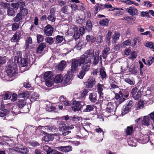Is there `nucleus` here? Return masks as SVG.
Wrapping results in <instances>:
<instances>
[{
	"label": "nucleus",
	"instance_id": "nucleus-5",
	"mask_svg": "<svg viewBox=\"0 0 154 154\" xmlns=\"http://www.w3.org/2000/svg\"><path fill=\"white\" fill-rule=\"evenodd\" d=\"M84 105L83 102L74 101L72 103V109L74 112L79 111Z\"/></svg>",
	"mask_w": 154,
	"mask_h": 154
},
{
	"label": "nucleus",
	"instance_id": "nucleus-58",
	"mask_svg": "<svg viewBox=\"0 0 154 154\" xmlns=\"http://www.w3.org/2000/svg\"><path fill=\"white\" fill-rule=\"evenodd\" d=\"M6 62V57H2L0 56V66L5 63Z\"/></svg>",
	"mask_w": 154,
	"mask_h": 154
},
{
	"label": "nucleus",
	"instance_id": "nucleus-25",
	"mask_svg": "<svg viewBox=\"0 0 154 154\" xmlns=\"http://www.w3.org/2000/svg\"><path fill=\"white\" fill-rule=\"evenodd\" d=\"M150 119L148 116H144L142 121L143 125L148 126L149 125Z\"/></svg>",
	"mask_w": 154,
	"mask_h": 154
},
{
	"label": "nucleus",
	"instance_id": "nucleus-44",
	"mask_svg": "<svg viewBox=\"0 0 154 154\" xmlns=\"http://www.w3.org/2000/svg\"><path fill=\"white\" fill-rule=\"evenodd\" d=\"M95 131L97 133L101 134L102 133L103 135V136L105 132L99 126H97L95 129Z\"/></svg>",
	"mask_w": 154,
	"mask_h": 154
},
{
	"label": "nucleus",
	"instance_id": "nucleus-10",
	"mask_svg": "<svg viewBox=\"0 0 154 154\" xmlns=\"http://www.w3.org/2000/svg\"><path fill=\"white\" fill-rule=\"evenodd\" d=\"M17 72V69L16 66L11 67L9 68L7 71V76L10 77L14 76Z\"/></svg>",
	"mask_w": 154,
	"mask_h": 154
},
{
	"label": "nucleus",
	"instance_id": "nucleus-29",
	"mask_svg": "<svg viewBox=\"0 0 154 154\" xmlns=\"http://www.w3.org/2000/svg\"><path fill=\"white\" fill-rule=\"evenodd\" d=\"M99 53L98 51L95 52V55L93 57H94V63L95 64H97L98 62Z\"/></svg>",
	"mask_w": 154,
	"mask_h": 154
},
{
	"label": "nucleus",
	"instance_id": "nucleus-53",
	"mask_svg": "<svg viewBox=\"0 0 154 154\" xmlns=\"http://www.w3.org/2000/svg\"><path fill=\"white\" fill-rule=\"evenodd\" d=\"M72 150V147L70 146H64L63 151L64 152H68Z\"/></svg>",
	"mask_w": 154,
	"mask_h": 154
},
{
	"label": "nucleus",
	"instance_id": "nucleus-30",
	"mask_svg": "<svg viewBox=\"0 0 154 154\" xmlns=\"http://www.w3.org/2000/svg\"><path fill=\"white\" fill-rule=\"evenodd\" d=\"M39 95L38 94L34 93L32 94L31 97V101L32 102L35 101L39 99Z\"/></svg>",
	"mask_w": 154,
	"mask_h": 154
},
{
	"label": "nucleus",
	"instance_id": "nucleus-8",
	"mask_svg": "<svg viewBox=\"0 0 154 154\" xmlns=\"http://www.w3.org/2000/svg\"><path fill=\"white\" fill-rule=\"evenodd\" d=\"M133 102L131 100H129L127 104L124 107L122 110V116H123L128 112L130 111L131 108L133 106Z\"/></svg>",
	"mask_w": 154,
	"mask_h": 154
},
{
	"label": "nucleus",
	"instance_id": "nucleus-9",
	"mask_svg": "<svg viewBox=\"0 0 154 154\" xmlns=\"http://www.w3.org/2000/svg\"><path fill=\"white\" fill-rule=\"evenodd\" d=\"M13 150L23 154H28L29 152L28 149L23 146H20L19 147H14L13 148Z\"/></svg>",
	"mask_w": 154,
	"mask_h": 154
},
{
	"label": "nucleus",
	"instance_id": "nucleus-48",
	"mask_svg": "<svg viewBox=\"0 0 154 154\" xmlns=\"http://www.w3.org/2000/svg\"><path fill=\"white\" fill-rule=\"evenodd\" d=\"M20 24L16 23H14L12 25V29L13 31H15L18 29L19 27Z\"/></svg>",
	"mask_w": 154,
	"mask_h": 154
},
{
	"label": "nucleus",
	"instance_id": "nucleus-3",
	"mask_svg": "<svg viewBox=\"0 0 154 154\" xmlns=\"http://www.w3.org/2000/svg\"><path fill=\"white\" fill-rule=\"evenodd\" d=\"M74 128L72 125L69 126H63L59 128V131L61 132V134L63 136H66L69 134L71 131L69 130Z\"/></svg>",
	"mask_w": 154,
	"mask_h": 154
},
{
	"label": "nucleus",
	"instance_id": "nucleus-54",
	"mask_svg": "<svg viewBox=\"0 0 154 154\" xmlns=\"http://www.w3.org/2000/svg\"><path fill=\"white\" fill-rule=\"evenodd\" d=\"M142 4L144 6L147 7H150L152 6V5L151 4V2L148 1H144Z\"/></svg>",
	"mask_w": 154,
	"mask_h": 154
},
{
	"label": "nucleus",
	"instance_id": "nucleus-1",
	"mask_svg": "<svg viewBox=\"0 0 154 154\" xmlns=\"http://www.w3.org/2000/svg\"><path fill=\"white\" fill-rule=\"evenodd\" d=\"M94 50L91 49L87 51L85 54L79 58L74 59L72 60V69L73 71L77 70L78 67L86 62L87 63H91V59L94 56Z\"/></svg>",
	"mask_w": 154,
	"mask_h": 154
},
{
	"label": "nucleus",
	"instance_id": "nucleus-18",
	"mask_svg": "<svg viewBox=\"0 0 154 154\" xmlns=\"http://www.w3.org/2000/svg\"><path fill=\"white\" fill-rule=\"evenodd\" d=\"M91 63L86 62H85L84 63V64L81 67V70L85 73L88 71L90 69Z\"/></svg>",
	"mask_w": 154,
	"mask_h": 154
},
{
	"label": "nucleus",
	"instance_id": "nucleus-11",
	"mask_svg": "<svg viewBox=\"0 0 154 154\" xmlns=\"http://www.w3.org/2000/svg\"><path fill=\"white\" fill-rule=\"evenodd\" d=\"M126 11L131 16H137L139 13L137 9L134 6H130L126 9Z\"/></svg>",
	"mask_w": 154,
	"mask_h": 154
},
{
	"label": "nucleus",
	"instance_id": "nucleus-33",
	"mask_svg": "<svg viewBox=\"0 0 154 154\" xmlns=\"http://www.w3.org/2000/svg\"><path fill=\"white\" fill-rule=\"evenodd\" d=\"M45 80V84L48 87H51L53 84L54 81L53 79H47V80Z\"/></svg>",
	"mask_w": 154,
	"mask_h": 154
},
{
	"label": "nucleus",
	"instance_id": "nucleus-2",
	"mask_svg": "<svg viewBox=\"0 0 154 154\" xmlns=\"http://www.w3.org/2000/svg\"><path fill=\"white\" fill-rule=\"evenodd\" d=\"M68 33L71 35L74 34V37L76 38L79 37L80 35H82L85 32V29L81 27L79 29L76 26H74L73 28L68 30Z\"/></svg>",
	"mask_w": 154,
	"mask_h": 154
},
{
	"label": "nucleus",
	"instance_id": "nucleus-23",
	"mask_svg": "<svg viewBox=\"0 0 154 154\" xmlns=\"http://www.w3.org/2000/svg\"><path fill=\"white\" fill-rule=\"evenodd\" d=\"M66 62L64 61H61L60 63L57 65L56 67V69L58 70H63L65 68Z\"/></svg>",
	"mask_w": 154,
	"mask_h": 154
},
{
	"label": "nucleus",
	"instance_id": "nucleus-22",
	"mask_svg": "<svg viewBox=\"0 0 154 154\" xmlns=\"http://www.w3.org/2000/svg\"><path fill=\"white\" fill-rule=\"evenodd\" d=\"M54 82L56 83H58L62 82L63 83V77L60 74H58L56 76L54 79Z\"/></svg>",
	"mask_w": 154,
	"mask_h": 154
},
{
	"label": "nucleus",
	"instance_id": "nucleus-24",
	"mask_svg": "<svg viewBox=\"0 0 154 154\" xmlns=\"http://www.w3.org/2000/svg\"><path fill=\"white\" fill-rule=\"evenodd\" d=\"M53 74L51 71H48L45 72L44 74V79L45 80L47 79H53Z\"/></svg>",
	"mask_w": 154,
	"mask_h": 154
},
{
	"label": "nucleus",
	"instance_id": "nucleus-27",
	"mask_svg": "<svg viewBox=\"0 0 154 154\" xmlns=\"http://www.w3.org/2000/svg\"><path fill=\"white\" fill-rule=\"evenodd\" d=\"M89 95V98L91 102L94 103L96 101L97 99L96 94L94 93H90Z\"/></svg>",
	"mask_w": 154,
	"mask_h": 154
},
{
	"label": "nucleus",
	"instance_id": "nucleus-55",
	"mask_svg": "<svg viewBox=\"0 0 154 154\" xmlns=\"http://www.w3.org/2000/svg\"><path fill=\"white\" fill-rule=\"evenodd\" d=\"M29 93L28 91H26L25 92H23L22 94V97L26 99H27L28 97H29Z\"/></svg>",
	"mask_w": 154,
	"mask_h": 154
},
{
	"label": "nucleus",
	"instance_id": "nucleus-41",
	"mask_svg": "<svg viewBox=\"0 0 154 154\" xmlns=\"http://www.w3.org/2000/svg\"><path fill=\"white\" fill-rule=\"evenodd\" d=\"M145 46L147 47L150 48L151 49L154 51V45L152 42H147L146 43Z\"/></svg>",
	"mask_w": 154,
	"mask_h": 154
},
{
	"label": "nucleus",
	"instance_id": "nucleus-6",
	"mask_svg": "<svg viewBox=\"0 0 154 154\" xmlns=\"http://www.w3.org/2000/svg\"><path fill=\"white\" fill-rule=\"evenodd\" d=\"M116 104L112 102H109L108 103L106 108V111L107 112L110 113L109 116L111 115H113L115 114Z\"/></svg>",
	"mask_w": 154,
	"mask_h": 154
},
{
	"label": "nucleus",
	"instance_id": "nucleus-45",
	"mask_svg": "<svg viewBox=\"0 0 154 154\" xmlns=\"http://www.w3.org/2000/svg\"><path fill=\"white\" fill-rule=\"evenodd\" d=\"M11 96V94L10 93H6L3 95V97L4 100L9 99Z\"/></svg>",
	"mask_w": 154,
	"mask_h": 154
},
{
	"label": "nucleus",
	"instance_id": "nucleus-16",
	"mask_svg": "<svg viewBox=\"0 0 154 154\" xmlns=\"http://www.w3.org/2000/svg\"><path fill=\"white\" fill-rule=\"evenodd\" d=\"M110 52V48L106 46L104 47V49L102 51V54L101 55L104 59H105L107 57V55Z\"/></svg>",
	"mask_w": 154,
	"mask_h": 154
},
{
	"label": "nucleus",
	"instance_id": "nucleus-7",
	"mask_svg": "<svg viewBox=\"0 0 154 154\" xmlns=\"http://www.w3.org/2000/svg\"><path fill=\"white\" fill-rule=\"evenodd\" d=\"M14 62L18 64L20 63L22 67L27 66L28 64L27 59L26 58L22 59L20 57L16 56L14 57Z\"/></svg>",
	"mask_w": 154,
	"mask_h": 154
},
{
	"label": "nucleus",
	"instance_id": "nucleus-50",
	"mask_svg": "<svg viewBox=\"0 0 154 154\" xmlns=\"http://www.w3.org/2000/svg\"><path fill=\"white\" fill-rule=\"evenodd\" d=\"M11 109H5V111L3 112H0V116L2 117H3L6 115V114L8 112H9L10 111Z\"/></svg>",
	"mask_w": 154,
	"mask_h": 154
},
{
	"label": "nucleus",
	"instance_id": "nucleus-17",
	"mask_svg": "<svg viewBox=\"0 0 154 154\" xmlns=\"http://www.w3.org/2000/svg\"><path fill=\"white\" fill-rule=\"evenodd\" d=\"M95 83L96 81L94 78L89 79L86 84V87L88 88H91Z\"/></svg>",
	"mask_w": 154,
	"mask_h": 154
},
{
	"label": "nucleus",
	"instance_id": "nucleus-51",
	"mask_svg": "<svg viewBox=\"0 0 154 154\" xmlns=\"http://www.w3.org/2000/svg\"><path fill=\"white\" fill-rule=\"evenodd\" d=\"M141 93L140 91H138L133 97L135 100L139 99L141 96Z\"/></svg>",
	"mask_w": 154,
	"mask_h": 154
},
{
	"label": "nucleus",
	"instance_id": "nucleus-32",
	"mask_svg": "<svg viewBox=\"0 0 154 154\" xmlns=\"http://www.w3.org/2000/svg\"><path fill=\"white\" fill-rule=\"evenodd\" d=\"M23 17L20 13H19L17 14L16 17L13 18V20L15 22H18L22 20Z\"/></svg>",
	"mask_w": 154,
	"mask_h": 154
},
{
	"label": "nucleus",
	"instance_id": "nucleus-26",
	"mask_svg": "<svg viewBox=\"0 0 154 154\" xmlns=\"http://www.w3.org/2000/svg\"><path fill=\"white\" fill-rule=\"evenodd\" d=\"M140 140L143 141V143H145L149 141V136L147 134H142V137L140 138Z\"/></svg>",
	"mask_w": 154,
	"mask_h": 154
},
{
	"label": "nucleus",
	"instance_id": "nucleus-21",
	"mask_svg": "<svg viewBox=\"0 0 154 154\" xmlns=\"http://www.w3.org/2000/svg\"><path fill=\"white\" fill-rule=\"evenodd\" d=\"M42 127H44L43 126H41ZM45 129H46L48 131H52L54 132H57L58 131V128L54 126H48L45 127Z\"/></svg>",
	"mask_w": 154,
	"mask_h": 154
},
{
	"label": "nucleus",
	"instance_id": "nucleus-43",
	"mask_svg": "<svg viewBox=\"0 0 154 154\" xmlns=\"http://www.w3.org/2000/svg\"><path fill=\"white\" fill-rule=\"evenodd\" d=\"M120 36L119 34L117 32H115L113 36V42L115 43L116 40H118Z\"/></svg>",
	"mask_w": 154,
	"mask_h": 154
},
{
	"label": "nucleus",
	"instance_id": "nucleus-49",
	"mask_svg": "<svg viewBox=\"0 0 154 154\" xmlns=\"http://www.w3.org/2000/svg\"><path fill=\"white\" fill-rule=\"evenodd\" d=\"M48 20L52 22L54 21L55 20V17L54 16V14H51L48 17Z\"/></svg>",
	"mask_w": 154,
	"mask_h": 154
},
{
	"label": "nucleus",
	"instance_id": "nucleus-31",
	"mask_svg": "<svg viewBox=\"0 0 154 154\" xmlns=\"http://www.w3.org/2000/svg\"><path fill=\"white\" fill-rule=\"evenodd\" d=\"M100 74L101 77L102 79L106 78V75L105 71V69L103 67L100 69Z\"/></svg>",
	"mask_w": 154,
	"mask_h": 154
},
{
	"label": "nucleus",
	"instance_id": "nucleus-14",
	"mask_svg": "<svg viewBox=\"0 0 154 154\" xmlns=\"http://www.w3.org/2000/svg\"><path fill=\"white\" fill-rule=\"evenodd\" d=\"M53 29L51 26L48 25L44 28V31L46 35L48 36H51L52 34Z\"/></svg>",
	"mask_w": 154,
	"mask_h": 154
},
{
	"label": "nucleus",
	"instance_id": "nucleus-4",
	"mask_svg": "<svg viewBox=\"0 0 154 154\" xmlns=\"http://www.w3.org/2000/svg\"><path fill=\"white\" fill-rule=\"evenodd\" d=\"M72 63H71V66L70 70L69 71L68 73L63 77V83H67L72 78L73 76V74L75 73L78 70V67L77 69V70L73 72L72 70Z\"/></svg>",
	"mask_w": 154,
	"mask_h": 154
},
{
	"label": "nucleus",
	"instance_id": "nucleus-64",
	"mask_svg": "<svg viewBox=\"0 0 154 154\" xmlns=\"http://www.w3.org/2000/svg\"><path fill=\"white\" fill-rule=\"evenodd\" d=\"M85 73H86L81 70L78 75V76L79 78L82 79H83Z\"/></svg>",
	"mask_w": 154,
	"mask_h": 154
},
{
	"label": "nucleus",
	"instance_id": "nucleus-42",
	"mask_svg": "<svg viewBox=\"0 0 154 154\" xmlns=\"http://www.w3.org/2000/svg\"><path fill=\"white\" fill-rule=\"evenodd\" d=\"M26 102L22 100H20L18 103V106L22 108L24 106L26 105Z\"/></svg>",
	"mask_w": 154,
	"mask_h": 154
},
{
	"label": "nucleus",
	"instance_id": "nucleus-47",
	"mask_svg": "<svg viewBox=\"0 0 154 154\" xmlns=\"http://www.w3.org/2000/svg\"><path fill=\"white\" fill-rule=\"evenodd\" d=\"M32 43V41L31 38H28L26 42V48H28L29 44H31Z\"/></svg>",
	"mask_w": 154,
	"mask_h": 154
},
{
	"label": "nucleus",
	"instance_id": "nucleus-60",
	"mask_svg": "<svg viewBox=\"0 0 154 154\" xmlns=\"http://www.w3.org/2000/svg\"><path fill=\"white\" fill-rule=\"evenodd\" d=\"M46 42L49 43L50 44H52L53 43L54 41L53 38L51 37H48L45 39Z\"/></svg>",
	"mask_w": 154,
	"mask_h": 154
},
{
	"label": "nucleus",
	"instance_id": "nucleus-52",
	"mask_svg": "<svg viewBox=\"0 0 154 154\" xmlns=\"http://www.w3.org/2000/svg\"><path fill=\"white\" fill-rule=\"evenodd\" d=\"M22 108L23 113H27L29 111V109L27 104L24 106Z\"/></svg>",
	"mask_w": 154,
	"mask_h": 154
},
{
	"label": "nucleus",
	"instance_id": "nucleus-62",
	"mask_svg": "<svg viewBox=\"0 0 154 154\" xmlns=\"http://www.w3.org/2000/svg\"><path fill=\"white\" fill-rule=\"evenodd\" d=\"M63 38L62 36L57 35L56 38V40L57 43H60L63 40Z\"/></svg>",
	"mask_w": 154,
	"mask_h": 154
},
{
	"label": "nucleus",
	"instance_id": "nucleus-59",
	"mask_svg": "<svg viewBox=\"0 0 154 154\" xmlns=\"http://www.w3.org/2000/svg\"><path fill=\"white\" fill-rule=\"evenodd\" d=\"M120 2L122 3H125L126 4L131 5L134 3V2L131 1L130 0H121Z\"/></svg>",
	"mask_w": 154,
	"mask_h": 154
},
{
	"label": "nucleus",
	"instance_id": "nucleus-46",
	"mask_svg": "<svg viewBox=\"0 0 154 154\" xmlns=\"http://www.w3.org/2000/svg\"><path fill=\"white\" fill-rule=\"evenodd\" d=\"M133 130V128L132 126L128 127L126 130L127 134L128 135H130L132 133Z\"/></svg>",
	"mask_w": 154,
	"mask_h": 154
},
{
	"label": "nucleus",
	"instance_id": "nucleus-39",
	"mask_svg": "<svg viewBox=\"0 0 154 154\" xmlns=\"http://www.w3.org/2000/svg\"><path fill=\"white\" fill-rule=\"evenodd\" d=\"M28 9L26 8L21 9V11L19 13L23 17L26 16L28 14Z\"/></svg>",
	"mask_w": 154,
	"mask_h": 154
},
{
	"label": "nucleus",
	"instance_id": "nucleus-19",
	"mask_svg": "<svg viewBox=\"0 0 154 154\" xmlns=\"http://www.w3.org/2000/svg\"><path fill=\"white\" fill-rule=\"evenodd\" d=\"M54 138L53 135L49 134H46L43 137L42 139V141H44L45 142H48L49 141L53 140Z\"/></svg>",
	"mask_w": 154,
	"mask_h": 154
},
{
	"label": "nucleus",
	"instance_id": "nucleus-28",
	"mask_svg": "<svg viewBox=\"0 0 154 154\" xmlns=\"http://www.w3.org/2000/svg\"><path fill=\"white\" fill-rule=\"evenodd\" d=\"M86 39L88 42L94 43L96 41V38L94 36L88 35L86 36Z\"/></svg>",
	"mask_w": 154,
	"mask_h": 154
},
{
	"label": "nucleus",
	"instance_id": "nucleus-13",
	"mask_svg": "<svg viewBox=\"0 0 154 154\" xmlns=\"http://www.w3.org/2000/svg\"><path fill=\"white\" fill-rule=\"evenodd\" d=\"M122 93L120 91L119 93L116 94L115 98L117 100L116 103L118 104H121L125 100V99L122 97Z\"/></svg>",
	"mask_w": 154,
	"mask_h": 154
},
{
	"label": "nucleus",
	"instance_id": "nucleus-37",
	"mask_svg": "<svg viewBox=\"0 0 154 154\" xmlns=\"http://www.w3.org/2000/svg\"><path fill=\"white\" fill-rule=\"evenodd\" d=\"M112 34V32L111 31H109L108 33L106 35V42L107 43L109 46L110 45V39L111 38V35Z\"/></svg>",
	"mask_w": 154,
	"mask_h": 154
},
{
	"label": "nucleus",
	"instance_id": "nucleus-35",
	"mask_svg": "<svg viewBox=\"0 0 154 154\" xmlns=\"http://www.w3.org/2000/svg\"><path fill=\"white\" fill-rule=\"evenodd\" d=\"M8 14L9 16H14L15 14V12L13 8H9L8 10Z\"/></svg>",
	"mask_w": 154,
	"mask_h": 154
},
{
	"label": "nucleus",
	"instance_id": "nucleus-61",
	"mask_svg": "<svg viewBox=\"0 0 154 154\" xmlns=\"http://www.w3.org/2000/svg\"><path fill=\"white\" fill-rule=\"evenodd\" d=\"M103 36L102 35H99L96 39V41L98 43H101L103 42L102 38Z\"/></svg>",
	"mask_w": 154,
	"mask_h": 154
},
{
	"label": "nucleus",
	"instance_id": "nucleus-12",
	"mask_svg": "<svg viewBox=\"0 0 154 154\" xmlns=\"http://www.w3.org/2000/svg\"><path fill=\"white\" fill-rule=\"evenodd\" d=\"M23 32L22 30H18L13 35L11 39V41L12 42H16L19 41L20 38V37Z\"/></svg>",
	"mask_w": 154,
	"mask_h": 154
},
{
	"label": "nucleus",
	"instance_id": "nucleus-57",
	"mask_svg": "<svg viewBox=\"0 0 154 154\" xmlns=\"http://www.w3.org/2000/svg\"><path fill=\"white\" fill-rule=\"evenodd\" d=\"M125 81L129 84L130 85H134L135 84V82L134 81L131 80L129 78H126L125 80Z\"/></svg>",
	"mask_w": 154,
	"mask_h": 154
},
{
	"label": "nucleus",
	"instance_id": "nucleus-15",
	"mask_svg": "<svg viewBox=\"0 0 154 154\" xmlns=\"http://www.w3.org/2000/svg\"><path fill=\"white\" fill-rule=\"evenodd\" d=\"M104 86L103 85L98 83L97 85V91L99 95L100 99H103V93Z\"/></svg>",
	"mask_w": 154,
	"mask_h": 154
},
{
	"label": "nucleus",
	"instance_id": "nucleus-56",
	"mask_svg": "<svg viewBox=\"0 0 154 154\" xmlns=\"http://www.w3.org/2000/svg\"><path fill=\"white\" fill-rule=\"evenodd\" d=\"M38 42L39 43L42 42L44 39V37L41 35H38L37 36Z\"/></svg>",
	"mask_w": 154,
	"mask_h": 154
},
{
	"label": "nucleus",
	"instance_id": "nucleus-34",
	"mask_svg": "<svg viewBox=\"0 0 154 154\" xmlns=\"http://www.w3.org/2000/svg\"><path fill=\"white\" fill-rule=\"evenodd\" d=\"M46 47V45L44 43L41 44L38 47L37 49V52L38 53H40L43 51L44 48Z\"/></svg>",
	"mask_w": 154,
	"mask_h": 154
},
{
	"label": "nucleus",
	"instance_id": "nucleus-20",
	"mask_svg": "<svg viewBox=\"0 0 154 154\" xmlns=\"http://www.w3.org/2000/svg\"><path fill=\"white\" fill-rule=\"evenodd\" d=\"M129 67V72H131V74L134 75H136L137 74L138 70L135 67L134 64L133 63H131L130 66Z\"/></svg>",
	"mask_w": 154,
	"mask_h": 154
},
{
	"label": "nucleus",
	"instance_id": "nucleus-40",
	"mask_svg": "<svg viewBox=\"0 0 154 154\" xmlns=\"http://www.w3.org/2000/svg\"><path fill=\"white\" fill-rule=\"evenodd\" d=\"M92 27V25L91 21L90 20H88L86 24V29L89 31L91 29Z\"/></svg>",
	"mask_w": 154,
	"mask_h": 154
},
{
	"label": "nucleus",
	"instance_id": "nucleus-36",
	"mask_svg": "<svg viewBox=\"0 0 154 154\" xmlns=\"http://www.w3.org/2000/svg\"><path fill=\"white\" fill-rule=\"evenodd\" d=\"M94 109L93 105H88L86 106V108L84 109L83 111L84 112H90L92 111Z\"/></svg>",
	"mask_w": 154,
	"mask_h": 154
},
{
	"label": "nucleus",
	"instance_id": "nucleus-38",
	"mask_svg": "<svg viewBox=\"0 0 154 154\" xmlns=\"http://www.w3.org/2000/svg\"><path fill=\"white\" fill-rule=\"evenodd\" d=\"M109 21L107 19H104L99 22V24L101 26H107L108 24Z\"/></svg>",
	"mask_w": 154,
	"mask_h": 154
},
{
	"label": "nucleus",
	"instance_id": "nucleus-63",
	"mask_svg": "<svg viewBox=\"0 0 154 154\" xmlns=\"http://www.w3.org/2000/svg\"><path fill=\"white\" fill-rule=\"evenodd\" d=\"M43 150L47 152V153H49V152H50V148L48 146H43Z\"/></svg>",
	"mask_w": 154,
	"mask_h": 154
}]
</instances>
